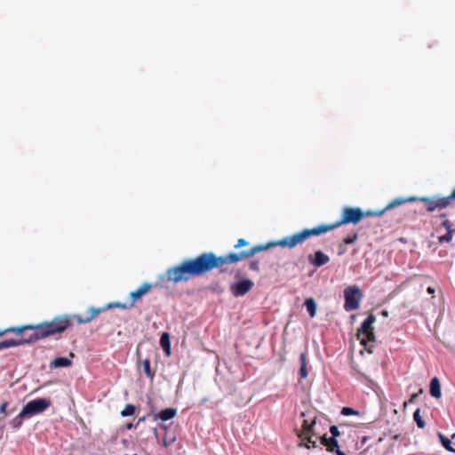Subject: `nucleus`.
<instances>
[{
  "mask_svg": "<svg viewBox=\"0 0 455 455\" xmlns=\"http://www.w3.org/2000/svg\"><path fill=\"white\" fill-rule=\"evenodd\" d=\"M381 314H382L383 316H387L388 315V312L387 310H383L381 312Z\"/></svg>",
  "mask_w": 455,
  "mask_h": 455,
  "instance_id": "obj_41",
  "label": "nucleus"
},
{
  "mask_svg": "<svg viewBox=\"0 0 455 455\" xmlns=\"http://www.w3.org/2000/svg\"><path fill=\"white\" fill-rule=\"evenodd\" d=\"M383 211H366L363 212L356 207H344L342 210L340 220L331 224H321L312 228H306L308 238L311 236H317L322 234L331 231L342 225L346 224H357L364 217L370 216H381Z\"/></svg>",
  "mask_w": 455,
  "mask_h": 455,
  "instance_id": "obj_3",
  "label": "nucleus"
},
{
  "mask_svg": "<svg viewBox=\"0 0 455 455\" xmlns=\"http://www.w3.org/2000/svg\"><path fill=\"white\" fill-rule=\"evenodd\" d=\"M248 245V242L244 240L243 238H240L237 240L236 243L234 245L235 249H238L243 246Z\"/></svg>",
  "mask_w": 455,
  "mask_h": 455,
  "instance_id": "obj_30",
  "label": "nucleus"
},
{
  "mask_svg": "<svg viewBox=\"0 0 455 455\" xmlns=\"http://www.w3.org/2000/svg\"><path fill=\"white\" fill-rule=\"evenodd\" d=\"M144 420H145V417H142V418H140V419H139V422H140V421H144Z\"/></svg>",
  "mask_w": 455,
  "mask_h": 455,
  "instance_id": "obj_42",
  "label": "nucleus"
},
{
  "mask_svg": "<svg viewBox=\"0 0 455 455\" xmlns=\"http://www.w3.org/2000/svg\"><path fill=\"white\" fill-rule=\"evenodd\" d=\"M419 201L423 202L426 204L427 211L432 212L436 209H444L449 206L448 198L438 197V198H429V197H420Z\"/></svg>",
  "mask_w": 455,
  "mask_h": 455,
  "instance_id": "obj_9",
  "label": "nucleus"
},
{
  "mask_svg": "<svg viewBox=\"0 0 455 455\" xmlns=\"http://www.w3.org/2000/svg\"><path fill=\"white\" fill-rule=\"evenodd\" d=\"M376 322V317L374 315L371 314L362 323L360 328L357 330V339L360 340L362 346L371 354L372 353L373 346H368L369 343L375 341V334L373 329V323Z\"/></svg>",
  "mask_w": 455,
  "mask_h": 455,
  "instance_id": "obj_4",
  "label": "nucleus"
},
{
  "mask_svg": "<svg viewBox=\"0 0 455 455\" xmlns=\"http://www.w3.org/2000/svg\"><path fill=\"white\" fill-rule=\"evenodd\" d=\"M132 303H124V302H111L102 307H91L89 309L88 314L85 316L82 315H75L74 318L79 323H90L92 319H94L99 314L112 308H121V309H130L132 308Z\"/></svg>",
  "mask_w": 455,
  "mask_h": 455,
  "instance_id": "obj_5",
  "label": "nucleus"
},
{
  "mask_svg": "<svg viewBox=\"0 0 455 455\" xmlns=\"http://www.w3.org/2000/svg\"><path fill=\"white\" fill-rule=\"evenodd\" d=\"M160 345L167 355H171V340L168 332H163L160 338Z\"/></svg>",
  "mask_w": 455,
  "mask_h": 455,
  "instance_id": "obj_16",
  "label": "nucleus"
},
{
  "mask_svg": "<svg viewBox=\"0 0 455 455\" xmlns=\"http://www.w3.org/2000/svg\"><path fill=\"white\" fill-rule=\"evenodd\" d=\"M363 294L358 286H347L344 290V309L347 312L357 309L360 306V301L363 299Z\"/></svg>",
  "mask_w": 455,
  "mask_h": 455,
  "instance_id": "obj_6",
  "label": "nucleus"
},
{
  "mask_svg": "<svg viewBox=\"0 0 455 455\" xmlns=\"http://www.w3.org/2000/svg\"><path fill=\"white\" fill-rule=\"evenodd\" d=\"M341 414L344 416H351V415H359L360 412L358 411L354 410L351 407H343L341 410Z\"/></svg>",
  "mask_w": 455,
  "mask_h": 455,
  "instance_id": "obj_27",
  "label": "nucleus"
},
{
  "mask_svg": "<svg viewBox=\"0 0 455 455\" xmlns=\"http://www.w3.org/2000/svg\"><path fill=\"white\" fill-rule=\"evenodd\" d=\"M299 363H300V368H299V377L300 379H306L308 375L307 369V355L306 353L303 352L299 355Z\"/></svg>",
  "mask_w": 455,
  "mask_h": 455,
  "instance_id": "obj_18",
  "label": "nucleus"
},
{
  "mask_svg": "<svg viewBox=\"0 0 455 455\" xmlns=\"http://www.w3.org/2000/svg\"><path fill=\"white\" fill-rule=\"evenodd\" d=\"M152 286L153 285L149 283H144L138 289L130 292V302L132 303V307H134L135 304L151 290Z\"/></svg>",
  "mask_w": 455,
  "mask_h": 455,
  "instance_id": "obj_10",
  "label": "nucleus"
},
{
  "mask_svg": "<svg viewBox=\"0 0 455 455\" xmlns=\"http://www.w3.org/2000/svg\"><path fill=\"white\" fill-rule=\"evenodd\" d=\"M334 453H336V455H347L343 451H341L340 450H337V451H335Z\"/></svg>",
  "mask_w": 455,
  "mask_h": 455,
  "instance_id": "obj_38",
  "label": "nucleus"
},
{
  "mask_svg": "<svg viewBox=\"0 0 455 455\" xmlns=\"http://www.w3.org/2000/svg\"><path fill=\"white\" fill-rule=\"evenodd\" d=\"M7 407V403H4L0 406V411L4 412Z\"/></svg>",
  "mask_w": 455,
  "mask_h": 455,
  "instance_id": "obj_36",
  "label": "nucleus"
},
{
  "mask_svg": "<svg viewBox=\"0 0 455 455\" xmlns=\"http://www.w3.org/2000/svg\"><path fill=\"white\" fill-rule=\"evenodd\" d=\"M28 418V415H21V411L12 419V425L14 428H18L21 426L23 419Z\"/></svg>",
  "mask_w": 455,
  "mask_h": 455,
  "instance_id": "obj_25",
  "label": "nucleus"
},
{
  "mask_svg": "<svg viewBox=\"0 0 455 455\" xmlns=\"http://www.w3.org/2000/svg\"><path fill=\"white\" fill-rule=\"evenodd\" d=\"M413 419L418 426V427L419 428H424L425 427V421L423 420L421 415H420V409L418 408L414 413H413Z\"/></svg>",
  "mask_w": 455,
  "mask_h": 455,
  "instance_id": "obj_24",
  "label": "nucleus"
},
{
  "mask_svg": "<svg viewBox=\"0 0 455 455\" xmlns=\"http://www.w3.org/2000/svg\"><path fill=\"white\" fill-rule=\"evenodd\" d=\"M4 331H0V337L4 335Z\"/></svg>",
  "mask_w": 455,
  "mask_h": 455,
  "instance_id": "obj_43",
  "label": "nucleus"
},
{
  "mask_svg": "<svg viewBox=\"0 0 455 455\" xmlns=\"http://www.w3.org/2000/svg\"><path fill=\"white\" fill-rule=\"evenodd\" d=\"M315 424V418L311 422H309L307 419H304L302 426H301L302 430L298 433V436L299 438H303V436L307 435H315V432H314Z\"/></svg>",
  "mask_w": 455,
  "mask_h": 455,
  "instance_id": "obj_12",
  "label": "nucleus"
},
{
  "mask_svg": "<svg viewBox=\"0 0 455 455\" xmlns=\"http://www.w3.org/2000/svg\"><path fill=\"white\" fill-rule=\"evenodd\" d=\"M135 412V406L132 404H126L124 409L121 411L123 417H128L133 415Z\"/></svg>",
  "mask_w": 455,
  "mask_h": 455,
  "instance_id": "obj_26",
  "label": "nucleus"
},
{
  "mask_svg": "<svg viewBox=\"0 0 455 455\" xmlns=\"http://www.w3.org/2000/svg\"><path fill=\"white\" fill-rule=\"evenodd\" d=\"M418 394L415 393V394H412L411 398L409 399V403H413L415 401V399L418 397Z\"/></svg>",
  "mask_w": 455,
  "mask_h": 455,
  "instance_id": "obj_35",
  "label": "nucleus"
},
{
  "mask_svg": "<svg viewBox=\"0 0 455 455\" xmlns=\"http://www.w3.org/2000/svg\"><path fill=\"white\" fill-rule=\"evenodd\" d=\"M313 435H304L303 438H300L301 440L306 441V443H304V442L299 443V447H306L307 449L318 447L316 441L313 440V438H312Z\"/></svg>",
  "mask_w": 455,
  "mask_h": 455,
  "instance_id": "obj_19",
  "label": "nucleus"
},
{
  "mask_svg": "<svg viewBox=\"0 0 455 455\" xmlns=\"http://www.w3.org/2000/svg\"><path fill=\"white\" fill-rule=\"evenodd\" d=\"M125 427H126V428H127V429H131V428H132V427H133V425H132V423H127V424L125 425Z\"/></svg>",
  "mask_w": 455,
  "mask_h": 455,
  "instance_id": "obj_39",
  "label": "nucleus"
},
{
  "mask_svg": "<svg viewBox=\"0 0 455 455\" xmlns=\"http://www.w3.org/2000/svg\"><path fill=\"white\" fill-rule=\"evenodd\" d=\"M253 287V282L250 279H241L230 284L229 290L235 297H241L249 292Z\"/></svg>",
  "mask_w": 455,
  "mask_h": 455,
  "instance_id": "obj_8",
  "label": "nucleus"
},
{
  "mask_svg": "<svg viewBox=\"0 0 455 455\" xmlns=\"http://www.w3.org/2000/svg\"><path fill=\"white\" fill-rule=\"evenodd\" d=\"M448 198L449 205H451L452 200H455V188L452 190L450 196H446Z\"/></svg>",
  "mask_w": 455,
  "mask_h": 455,
  "instance_id": "obj_33",
  "label": "nucleus"
},
{
  "mask_svg": "<svg viewBox=\"0 0 455 455\" xmlns=\"http://www.w3.org/2000/svg\"><path fill=\"white\" fill-rule=\"evenodd\" d=\"M307 239H308V236L305 228L278 241L258 244L239 252H229L220 256H217L213 252H204L194 259H185L180 265L168 268L165 272V277L167 281L175 283L182 281L187 282L191 277L200 276L214 268H221L227 264L237 263L273 247L281 246L292 249L298 244L303 243Z\"/></svg>",
  "mask_w": 455,
  "mask_h": 455,
  "instance_id": "obj_1",
  "label": "nucleus"
},
{
  "mask_svg": "<svg viewBox=\"0 0 455 455\" xmlns=\"http://www.w3.org/2000/svg\"><path fill=\"white\" fill-rule=\"evenodd\" d=\"M177 414V410L174 408H167L162 410L156 416V419H161L162 420H169L174 418Z\"/></svg>",
  "mask_w": 455,
  "mask_h": 455,
  "instance_id": "obj_15",
  "label": "nucleus"
},
{
  "mask_svg": "<svg viewBox=\"0 0 455 455\" xmlns=\"http://www.w3.org/2000/svg\"><path fill=\"white\" fill-rule=\"evenodd\" d=\"M330 433L331 434V437H333V438H337L341 435V433L339 432L338 427H336V426H331L330 427Z\"/></svg>",
  "mask_w": 455,
  "mask_h": 455,
  "instance_id": "obj_29",
  "label": "nucleus"
},
{
  "mask_svg": "<svg viewBox=\"0 0 455 455\" xmlns=\"http://www.w3.org/2000/svg\"><path fill=\"white\" fill-rule=\"evenodd\" d=\"M427 291L429 293V294H433L435 293V289L433 287H428L427 289Z\"/></svg>",
  "mask_w": 455,
  "mask_h": 455,
  "instance_id": "obj_37",
  "label": "nucleus"
},
{
  "mask_svg": "<svg viewBox=\"0 0 455 455\" xmlns=\"http://www.w3.org/2000/svg\"><path fill=\"white\" fill-rule=\"evenodd\" d=\"M452 239V235L451 232L446 233L445 235L439 237V241L443 242H450Z\"/></svg>",
  "mask_w": 455,
  "mask_h": 455,
  "instance_id": "obj_31",
  "label": "nucleus"
},
{
  "mask_svg": "<svg viewBox=\"0 0 455 455\" xmlns=\"http://www.w3.org/2000/svg\"><path fill=\"white\" fill-rule=\"evenodd\" d=\"M72 364V361L67 357H56L51 363V366L54 368L68 367Z\"/></svg>",
  "mask_w": 455,
  "mask_h": 455,
  "instance_id": "obj_17",
  "label": "nucleus"
},
{
  "mask_svg": "<svg viewBox=\"0 0 455 455\" xmlns=\"http://www.w3.org/2000/svg\"><path fill=\"white\" fill-rule=\"evenodd\" d=\"M417 198L415 197H407V198H403V197H398V198H395L394 200H392L384 209H382L381 211H383V213L389 210V209H393L396 206H399V205H402L405 203H408V202H414L416 201Z\"/></svg>",
  "mask_w": 455,
  "mask_h": 455,
  "instance_id": "obj_13",
  "label": "nucleus"
},
{
  "mask_svg": "<svg viewBox=\"0 0 455 455\" xmlns=\"http://www.w3.org/2000/svg\"><path fill=\"white\" fill-rule=\"evenodd\" d=\"M249 267H250V269H251L253 271H259V261L258 260L251 261L249 264Z\"/></svg>",
  "mask_w": 455,
  "mask_h": 455,
  "instance_id": "obj_32",
  "label": "nucleus"
},
{
  "mask_svg": "<svg viewBox=\"0 0 455 455\" xmlns=\"http://www.w3.org/2000/svg\"><path fill=\"white\" fill-rule=\"evenodd\" d=\"M142 367H143V371H144L145 374L147 375V377L149 378L150 379H153L155 377V372L151 371L150 360L149 359L143 360Z\"/></svg>",
  "mask_w": 455,
  "mask_h": 455,
  "instance_id": "obj_22",
  "label": "nucleus"
},
{
  "mask_svg": "<svg viewBox=\"0 0 455 455\" xmlns=\"http://www.w3.org/2000/svg\"><path fill=\"white\" fill-rule=\"evenodd\" d=\"M308 261L316 267H320L330 261V257L322 251H316L314 254L308 255Z\"/></svg>",
  "mask_w": 455,
  "mask_h": 455,
  "instance_id": "obj_11",
  "label": "nucleus"
},
{
  "mask_svg": "<svg viewBox=\"0 0 455 455\" xmlns=\"http://www.w3.org/2000/svg\"><path fill=\"white\" fill-rule=\"evenodd\" d=\"M430 395L435 398L441 397V384L437 377H434L430 381Z\"/></svg>",
  "mask_w": 455,
  "mask_h": 455,
  "instance_id": "obj_14",
  "label": "nucleus"
},
{
  "mask_svg": "<svg viewBox=\"0 0 455 455\" xmlns=\"http://www.w3.org/2000/svg\"><path fill=\"white\" fill-rule=\"evenodd\" d=\"M328 442H329V437H327L326 435H323V436L320 437V443L323 446H325V443H328Z\"/></svg>",
  "mask_w": 455,
  "mask_h": 455,
  "instance_id": "obj_34",
  "label": "nucleus"
},
{
  "mask_svg": "<svg viewBox=\"0 0 455 455\" xmlns=\"http://www.w3.org/2000/svg\"><path fill=\"white\" fill-rule=\"evenodd\" d=\"M326 451L329 452H335L337 450H339V443L337 438L329 437L328 443H325Z\"/></svg>",
  "mask_w": 455,
  "mask_h": 455,
  "instance_id": "obj_21",
  "label": "nucleus"
},
{
  "mask_svg": "<svg viewBox=\"0 0 455 455\" xmlns=\"http://www.w3.org/2000/svg\"><path fill=\"white\" fill-rule=\"evenodd\" d=\"M52 405L49 399L37 398L28 402L21 410V415H28L32 417L36 414H40L47 410Z\"/></svg>",
  "mask_w": 455,
  "mask_h": 455,
  "instance_id": "obj_7",
  "label": "nucleus"
},
{
  "mask_svg": "<svg viewBox=\"0 0 455 455\" xmlns=\"http://www.w3.org/2000/svg\"><path fill=\"white\" fill-rule=\"evenodd\" d=\"M72 325L68 315H58L51 321H44L36 325H25L21 327H10L0 331L14 332L23 335L20 339H10L0 342V351L9 347H18L26 343H33L39 339L55 336L64 332Z\"/></svg>",
  "mask_w": 455,
  "mask_h": 455,
  "instance_id": "obj_2",
  "label": "nucleus"
},
{
  "mask_svg": "<svg viewBox=\"0 0 455 455\" xmlns=\"http://www.w3.org/2000/svg\"><path fill=\"white\" fill-rule=\"evenodd\" d=\"M305 306L307 310L310 315V317H314L316 314V304L313 298H308L305 300Z\"/></svg>",
  "mask_w": 455,
  "mask_h": 455,
  "instance_id": "obj_20",
  "label": "nucleus"
},
{
  "mask_svg": "<svg viewBox=\"0 0 455 455\" xmlns=\"http://www.w3.org/2000/svg\"><path fill=\"white\" fill-rule=\"evenodd\" d=\"M235 276V278H240L241 277V271L240 270L236 271Z\"/></svg>",
  "mask_w": 455,
  "mask_h": 455,
  "instance_id": "obj_40",
  "label": "nucleus"
},
{
  "mask_svg": "<svg viewBox=\"0 0 455 455\" xmlns=\"http://www.w3.org/2000/svg\"><path fill=\"white\" fill-rule=\"evenodd\" d=\"M357 238H358V235H357V233H354V234H352V235H347V237H345V238L343 239V243H344L345 244H351V243H354L357 240Z\"/></svg>",
  "mask_w": 455,
  "mask_h": 455,
  "instance_id": "obj_28",
  "label": "nucleus"
},
{
  "mask_svg": "<svg viewBox=\"0 0 455 455\" xmlns=\"http://www.w3.org/2000/svg\"><path fill=\"white\" fill-rule=\"evenodd\" d=\"M438 436L444 449L448 451L455 453V449L451 445V441L441 433L438 434Z\"/></svg>",
  "mask_w": 455,
  "mask_h": 455,
  "instance_id": "obj_23",
  "label": "nucleus"
}]
</instances>
